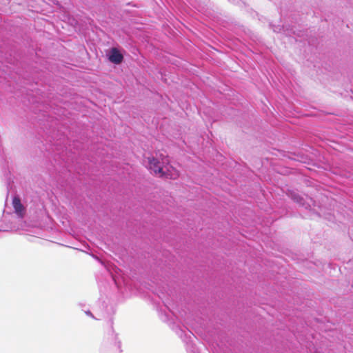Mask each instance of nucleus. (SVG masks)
<instances>
[{"mask_svg": "<svg viewBox=\"0 0 353 353\" xmlns=\"http://www.w3.org/2000/svg\"><path fill=\"white\" fill-rule=\"evenodd\" d=\"M177 334L185 343L186 350L188 353H199L198 349L193 343V339H194L195 336L191 332L189 331L186 333L183 330L179 329Z\"/></svg>", "mask_w": 353, "mask_h": 353, "instance_id": "nucleus-1", "label": "nucleus"}, {"mask_svg": "<svg viewBox=\"0 0 353 353\" xmlns=\"http://www.w3.org/2000/svg\"><path fill=\"white\" fill-rule=\"evenodd\" d=\"M177 176H178V174H177V173H176V174H174L172 175V176H170V178H172V179H175Z\"/></svg>", "mask_w": 353, "mask_h": 353, "instance_id": "nucleus-9", "label": "nucleus"}, {"mask_svg": "<svg viewBox=\"0 0 353 353\" xmlns=\"http://www.w3.org/2000/svg\"><path fill=\"white\" fill-rule=\"evenodd\" d=\"M12 205L14 210V214L17 217L21 220L26 214V208L21 202V199L18 196H14L12 199Z\"/></svg>", "mask_w": 353, "mask_h": 353, "instance_id": "nucleus-3", "label": "nucleus"}, {"mask_svg": "<svg viewBox=\"0 0 353 353\" xmlns=\"http://www.w3.org/2000/svg\"><path fill=\"white\" fill-rule=\"evenodd\" d=\"M164 162H160L154 157L148 158V168L151 172L155 174H159L161 176L165 175L163 166Z\"/></svg>", "mask_w": 353, "mask_h": 353, "instance_id": "nucleus-2", "label": "nucleus"}, {"mask_svg": "<svg viewBox=\"0 0 353 353\" xmlns=\"http://www.w3.org/2000/svg\"><path fill=\"white\" fill-rule=\"evenodd\" d=\"M120 345H121V343L120 342H118V348L120 347Z\"/></svg>", "mask_w": 353, "mask_h": 353, "instance_id": "nucleus-10", "label": "nucleus"}, {"mask_svg": "<svg viewBox=\"0 0 353 353\" xmlns=\"http://www.w3.org/2000/svg\"><path fill=\"white\" fill-rule=\"evenodd\" d=\"M290 196L294 202L298 203L299 205H301L305 208H307V207L310 206L309 204L305 203L304 198L299 193L294 192H290Z\"/></svg>", "mask_w": 353, "mask_h": 353, "instance_id": "nucleus-5", "label": "nucleus"}, {"mask_svg": "<svg viewBox=\"0 0 353 353\" xmlns=\"http://www.w3.org/2000/svg\"><path fill=\"white\" fill-rule=\"evenodd\" d=\"M7 220V216L6 214H3V219L0 221V231H10L12 230H16V226L13 224L12 222H9L8 224L6 225L5 226L3 225V222Z\"/></svg>", "mask_w": 353, "mask_h": 353, "instance_id": "nucleus-6", "label": "nucleus"}, {"mask_svg": "<svg viewBox=\"0 0 353 353\" xmlns=\"http://www.w3.org/2000/svg\"><path fill=\"white\" fill-rule=\"evenodd\" d=\"M85 313L88 316H90V317H92V318H94V316H93V314H92V312H91L90 310L85 311Z\"/></svg>", "mask_w": 353, "mask_h": 353, "instance_id": "nucleus-7", "label": "nucleus"}, {"mask_svg": "<svg viewBox=\"0 0 353 353\" xmlns=\"http://www.w3.org/2000/svg\"><path fill=\"white\" fill-rule=\"evenodd\" d=\"M108 59L114 64H119L123 61V57L117 48H114L110 52Z\"/></svg>", "mask_w": 353, "mask_h": 353, "instance_id": "nucleus-4", "label": "nucleus"}, {"mask_svg": "<svg viewBox=\"0 0 353 353\" xmlns=\"http://www.w3.org/2000/svg\"><path fill=\"white\" fill-rule=\"evenodd\" d=\"M229 1L234 3V4H236V3H239L240 0H228Z\"/></svg>", "mask_w": 353, "mask_h": 353, "instance_id": "nucleus-8", "label": "nucleus"}]
</instances>
